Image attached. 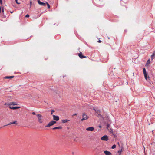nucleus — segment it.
<instances>
[{"label": "nucleus", "mask_w": 155, "mask_h": 155, "mask_svg": "<svg viewBox=\"0 0 155 155\" xmlns=\"http://www.w3.org/2000/svg\"><path fill=\"white\" fill-rule=\"evenodd\" d=\"M37 116L38 118V121L40 123H42L43 122L42 120V116L40 114H38L37 115Z\"/></svg>", "instance_id": "1"}, {"label": "nucleus", "mask_w": 155, "mask_h": 155, "mask_svg": "<svg viewBox=\"0 0 155 155\" xmlns=\"http://www.w3.org/2000/svg\"><path fill=\"white\" fill-rule=\"evenodd\" d=\"M143 71L144 76V78L146 80H147L148 78H149V77L147 74V73L145 68H143Z\"/></svg>", "instance_id": "2"}, {"label": "nucleus", "mask_w": 155, "mask_h": 155, "mask_svg": "<svg viewBox=\"0 0 155 155\" xmlns=\"http://www.w3.org/2000/svg\"><path fill=\"white\" fill-rule=\"evenodd\" d=\"M56 123V122L54 121H51L49 122L48 124L46 126H45V127H49L55 124Z\"/></svg>", "instance_id": "3"}, {"label": "nucleus", "mask_w": 155, "mask_h": 155, "mask_svg": "<svg viewBox=\"0 0 155 155\" xmlns=\"http://www.w3.org/2000/svg\"><path fill=\"white\" fill-rule=\"evenodd\" d=\"M88 118V117L85 113H83L82 114V118L81 120L83 121L84 120H86Z\"/></svg>", "instance_id": "4"}, {"label": "nucleus", "mask_w": 155, "mask_h": 155, "mask_svg": "<svg viewBox=\"0 0 155 155\" xmlns=\"http://www.w3.org/2000/svg\"><path fill=\"white\" fill-rule=\"evenodd\" d=\"M101 140L103 141H107L108 140V138L107 136L104 135L101 137Z\"/></svg>", "instance_id": "5"}, {"label": "nucleus", "mask_w": 155, "mask_h": 155, "mask_svg": "<svg viewBox=\"0 0 155 155\" xmlns=\"http://www.w3.org/2000/svg\"><path fill=\"white\" fill-rule=\"evenodd\" d=\"M78 55L79 57L81 59L87 58L86 56L83 55L82 53L81 52L78 54Z\"/></svg>", "instance_id": "6"}, {"label": "nucleus", "mask_w": 155, "mask_h": 155, "mask_svg": "<svg viewBox=\"0 0 155 155\" xmlns=\"http://www.w3.org/2000/svg\"><path fill=\"white\" fill-rule=\"evenodd\" d=\"M95 112L96 113L98 114L97 115V116L100 117H102V116L100 114V111L98 109H97V110H96Z\"/></svg>", "instance_id": "7"}, {"label": "nucleus", "mask_w": 155, "mask_h": 155, "mask_svg": "<svg viewBox=\"0 0 155 155\" xmlns=\"http://www.w3.org/2000/svg\"><path fill=\"white\" fill-rule=\"evenodd\" d=\"M37 2L38 4L42 5V6H45L46 5V2L45 3L42 2L40 1L39 0H37Z\"/></svg>", "instance_id": "8"}, {"label": "nucleus", "mask_w": 155, "mask_h": 155, "mask_svg": "<svg viewBox=\"0 0 155 155\" xmlns=\"http://www.w3.org/2000/svg\"><path fill=\"white\" fill-rule=\"evenodd\" d=\"M53 119L54 120H56V121H58L59 120V117L58 116H56L55 115H53Z\"/></svg>", "instance_id": "9"}, {"label": "nucleus", "mask_w": 155, "mask_h": 155, "mask_svg": "<svg viewBox=\"0 0 155 155\" xmlns=\"http://www.w3.org/2000/svg\"><path fill=\"white\" fill-rule=\"evenodd\" d=\"M86 130L87 131H93L94 130V128L93 127H90L86 128Z\"/></svg>", "instance_id": "10"}, {"label": "nucleus", "mask_w": 155, "mask_h": 155, "mask_svg": "<svg viewBox=\"0 0 155 155\" xmlns=\"http://www.w3.org/2000/svg\"><path fill=\"white\" fill-rule=\"evenodd\" d=\"M104 153L106 155H112V154L110 152L107 150L104 151Z\"/></svg>", "instance_id": "11"}, {"label": "nucleus", "mask_w": 155, "mask_h": 155, "mask_svg": "<svg viewBox=\"0 0 155 155\" xmlns=\"http://www.w3.org/2000/svg\"><path fill=\"white\" fill-rule=\"evenodd\" d=\"M9 108L10 109L15 110V109H19V108H20V107H11V106H10L9 107Z\"/></svg>", "instance_id": "12"}, {"label": "nucleus", "mask_w": 155, "mask_h": 155, "mask_svg": "<svg viewBox=\"0 0 155 155\" xmlns=\"http://www.w3.org/2000/svg\"><path fill=\"white\" fill-rule=\"evenodd\" d=\"M14 76H6L4 78V79H11L14 78Z\"/></svg>", "instance_id": "13"}, {"label": "nucleus", "mask_w": 155, "mask_h": 155, "mask_svg": "<svg viewBox=\"0 0 155 155\" xmlns=\"http://www.w3.org/2000/svg\"><path fill=\"white\" fill-rule=\"evenodd\" d=\"M155 56V51H154L152 55L151 56V59L153 60L154 59V57Z\"/></svg>", "instance_id": "14"}, {"label": "nucleus", "mask_w": 155, "mask_h": 155, "mask_svg": "<svg viewBox=\"0 0 155 155\" xmlns=\"http://www.w3.org/2000/svg\"><path fill=\"white\" fill-rule=\"evenodd\" d=\"M17 105V103L15 102H11L10 104H8V105Z\"/></svg>", "instance_id": "15"}, {"label": "nucleus", "mask_w": 155, "mask_h": 155, "mask_svg": "<svg viewBox=\"0 0 155 155\" xmlns=\"http://www.w3.org/2000/svg\"><path fill=\"white\" fill-rule=\"evenodd\" d=\"M62 128V127H55L53 128V130H56V129H61Z\"/></svg>", "instance_id": "16"}, {"label": "nucleus", "mask_w": 155, "mask_h": 155, "mask_svg": "<svg viewBox=\"0 0 155 155\" xmlns=\"http://www.w3.org/2000/svg\"><path fill=\"white\" fill-rule=\"evenodd\" d=\"M150 63V59H148L146 63V66H147L148 65V64Z\"/></svg>", "instance_id": "17"}, {"label": "nucleus", "mask_w": 155, "mask_h": 155, "mask_svg": "<svg viewBox=\"0 0 155 155\" xmlns=\"http://www.w3.org/2000/svg\"><path fill=\"white\" fill-rule=\"evenodd\" d=\"M68 120L67 119L63 120H62V123H66L68 122Z\"/></svg>", "instance_id": "18"}, {"label": "nucleus", "mask_w": 155, "mask_h": 155, "mask_svg": "<svg viewBox=\"0 0 155 155\" xmlns=\"http://www.w3.org/2000/svg\"><path fill=\"white\" fill-rule=\"evenodd\" d=\"M107 128L108 130H109L110 129V125L109 124H107Z\"/></svg>", "instance_id": "19"}, {"label": "nucleus", "mask_w": 155, "mask_h": 155, "mask_svg": "<svg viewBox=\"0 0 155 155\" xmlns=\"http://www.w3.org/2000/svg\"><path fill=\"white\" fill-rule=\"evenodd\" d=\"M46 5L47 4L48 6V9H49L50 8V5L47 2H46Z\"/></svg>", "instance_id": "20"}, {"label": "nucleus", "mask_w": 155, "mask_h": 155, "mask_svg": "<svg viewBox=\"0 0 155 155\" xmlns=\"http://www.w3.org/2000/svg\"><path fill=\"white\" fill-rule=\"evenodd\" d=\"M116 147V145H115V144H114V145H113L112 146V147H111V148H112V149H114V148H115V147Z\"/></svg>", "instance_id": "21"}, {"label": "nucleus", "mask_w": 155, "mask_h": 155, "mask_svg": "<svg viewBox=\"0 0 155 155\" xmlns=\"http://www.w3.org/2000/svg\"><path fill=\"white\" fill-rule=\"evenodd\" d=\"M122 149H121V150H119L118 151V152L120 153V154L122 152Z\"/></svg>", "instance_id": "22"}, {"label": "nucleus", "mask_w": 155, "mask_h": 155, "mask_svg": "<svg viewBox=\"0 0 155 155\" xmlns=\"http://www.w3.org/2000/svg\"><path fill=\"white\" fill-rule=\"evenodd\" d=\"M15 0L16 3L17 4H20V3L18 2L17 0Z\"/></svg>", "instance_id": "23"}, {"label": "nucleus", "mask_w": 155, "mask_h": 155, "mask_svg": "<svg viewBox=\"0 0 155 155\" xmlns=\"http://www.w3.org/2000/svg\"><path fill=\"white\" fill-rule=\"evenodd\" d=\"M16 122H17V121H14L13 122H12V124H16Z\"/></svg>", "instance_id": "24"}, {"label": "nucleus", "mask_w": 155, "mask_h": 155, "mask_svg": "<svg viewBox=\"0 0 155 155\" xmlns=\"http://www.w3.org/2000/svg\"><path fill=\"white\" fill-rule=\"evenodd\" d=\"M12 124V122H10V123H9V124H8L7 125H5V126H6L8 125Z\"/></svg>", "instance_id": "25"}, {"label": "nucleus", "mask_w": 155, "mask_h": 155, "mask_svg": "<svg viewBox=\"0 0 155 155\" xmlns=\"http://www.w3.org/2000/svg\"><path fill=\"white\" fill-rule=\"evenodd\" d=\"M29 17V15L28 14H27L25 16V17H26V18H28Z\"/></svg>", "instance_id": "26"}, {"label": "nucleus", "mask_w": 155, "mask_h": 155, "mask_svg": "<svg viewBox=\"0 0 155 155\" xmlns=\"http://www.w3.org/2000/svg\"><path fill=\"white\" fill-rule=\"evenodd\" d=\"M32 114L33 115H35L36 114H35V112H33L32 113Z\"/></svg>", "instance_id": "27"}, {"label": "nucleus", "mask_w": 155, "mask_h": 155, "mask_svg": "<svg viewBox=\"0 0 155 155\" xmlns=\"http://www.w3.org/2000/svg\"><path fill=\"white\" fill-rule=\"evenodd\" d=\"M97 108H94L93 109L95 111H96V110H97Z\"/></svg>", "instance_id": "28"}, {"label": "nucleus", "mask_w": 155, "mask_h": 155, "mask_svg": "<svg viewBox=\"0 0 155 155\" xmlns=\"http://www.w3.org/2000/svg\"><path fill=\"white\" fill-rule=\"evenodd\" d=\"M97 42H98V43H101V40H99L98 41H97Z\"/></svg>", "instance_id": "29"}, {"label": "nucleus", "mask_w": 155, "mask_h": 155, "mask_svg": "<svg viewBox=\"0 0 155 155\" xmlns=\"http://www.w3.org/2000/svg\"><path fill=\"white\" fill-rule=\"evenodd\" d=\"M2 11V12H3L4 11V9H3V8H2V10L1 11V12Z\"/></svg>", "instance_id": "30"}, {"label": "nucleus", "mask_w": 155, "mask_h": 155, "mask_svg": "<svg viewBox=\"0 0 155 155\" xmlns=\"http://www.w3.org/2000/svg\"><path fill=\"white\" fill-rule=\"evenodd\" d=\"M54 112V110H52L51 111V114H52V113H53V112Z\"/></svg>", "instance_id": "31"}, {"label": "nucleus", "mask_w": 155, "mask_h": 155, "mask_svg": "<svg viewBox=\"0 0 155 155\" xmlns=\"http://www.w3.org/2000/svg\"><path fill=\"white\" fill-rule=\"evenodd\" d=\"M0 3L1 4H2V0H0Z\"/></svg>", "instance_id": "32"}, {"label": "nucleus", "mask_w": 155, "mask_h": 155, "mask_svg": "<svg viewBox=\"0 0 155 155\" xmlns=\"http://www.w3.org/2000/svg\"><path fill=\"white\" fill-rule=\"evenodd\" d=\"M77 115V114H74L72 116H75V115Z\"/></svg>", "instance_id": "33"}, {"label": "nucleus", "mask_w": 155, "mask_h": 155, "mask_svg": "<svg viewBox=\"0 0 155 155\" xmlns=\"http://www.w3.org/2000/svg\"><path fill=\"white\" fill-rule=\"evenodd\" d=\"M31 4H32V2H31H31H30V6H31Z\"/></svg>", "instance_id": "34"}, {"label": "nucleus", "mask_w": 155, "mask_h": 155, "mask_svg": "<svg viewBox=\"0 0 155 155\" xmlns=\"http://www.w3.org/2000/svg\"><path fill=\"white\" fill-rule=\"evenodd\" d=\"M99 127L100 128H101V126L100 125L99 126Z\"/></svg>", "instance_id": "35"}, {"label": "nucleus", "mask_w": 155, "mask_h": 155, "mask_svg": "<svg viewBox=\"0 0 155 155\" xmlns=\"http://www.w3.org/2000/svg\"><path fill=\"white\" fill-rule=\"evenodd\" d=\"M8 104H7V103H5L4 104V105H8Z\"/></svg>", "instance_id": "36"}, {"label": "nucleus", "mask_w": 155, "mask_h": 155, "mask_svg": "<svg viewBox=\"0 0 155 155\" xmlns=\"http://www.w3.org/2000/svg\"><path fill=\"white\" fill-rule=\"evenodd\" d=\"M117 144H118V145H119V146H120V145L119 143V142H118V143H117Z\"/></svg>", "instance_id": "37"}, {"label": "nucleus", "mask_w": 155, "mask_h": 155, "mask_svg": "<svg viewBox=\"0 0 155 155\" xmlns=\"http://www.w3.org/2000/svg\"><path fill=\"white\" fill-rule=\"evenodd\" d=\"M1 7L0 8V13H1Z\"/></svg>", "instance_id": "38"}, {"label": "nucleus", "mask_w": 155, "mask_h": 155, "mask_svg": "<svg viewBox=\"0 0 155 155\" xmlns=\"http://www.w3.org/2000/svg\"><path fill=\"white\" fill-rule=\"evenodd\" d=\"M11 12V13H12L13 12Z\"/></svg>", "instance_id": "39"}, {"label": "nucleus", "mask_w": 155, "mask_h": 155, "mask_svg": "<svg viewBox=\"0 0 155 155\" xmlns=\"http://www.w3.org/2000/svg\"><path fill=\"white\" fill-rule=\"evenodd\" d=\"M111 131H112V132H113V130H112Z\"/></svg>", "instance_id": "40"}]
</instances>
